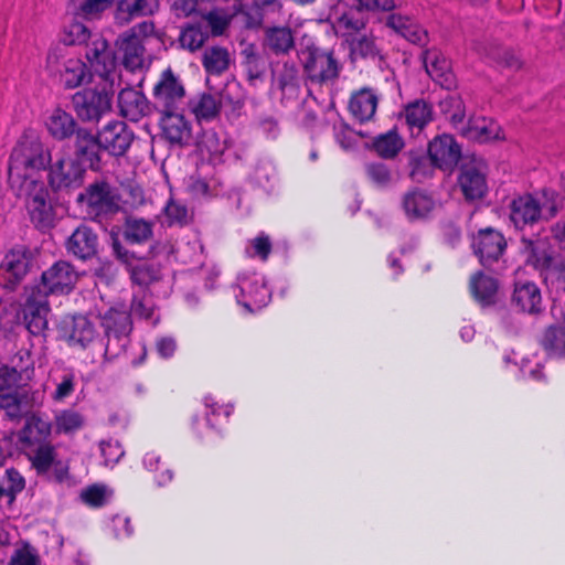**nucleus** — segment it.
Instances as JSON below:
<instances>
[{"instance_id":"f257e3e1","label":"nucleus","mask_w":565,"mask_h":565,"mask_svg":"<svg viewBox=\"0 0 565 565\" xmlns=\"http://www.w3.org/2000/svg\"><path fill=\"white\" fill-rule=\"evenodd\" d=\"M49 154L42 142L35 138H21L8 161V183L13 193L25 201L32 224L41 232H47L56 224V211L49 190L36 173L46 169Z\"/></svg>"},{"instance_id":"f03ea898","label":"nucleus","mask_w":565,"mask_h":565,"mask_svg":"<svg viewBox=\"0 0 565 565\" xmlns=\"http://www.w3.org/2000/svg\"><path fill=\"white\" fill-rule=\"evenodd\" d=\"M559 211L558 195L544 189L536 194H522L513 198L509 204V218L518 231L533 227L541 220L548 221Z\"/></svg>"},{"instance_id":"7ed1b4c3","label":"nucleus","mask_w":565,"mask_h":565,"mask_svg":"<svg viewBox=\"0 0 565 565\" xmlns=\"http://www.w3.org/2000/svg\"><path fill=\"white\" fill-rule=\"evenodd\" d=\"M100 326L106 338L104 354L114 359L126 351L132 330L130 312L124 303H116L99 311Z\"/></svg>"},{"instance_id":"20e7f679","label":"nucleus","mask_w":565,"mask_h":565,"mask_svg":"<svg viewBox=\"0 0 565 565\" xmlns=\"http://www.w3.org/2000/svg\"><path fill=\"white\" fill-rule=\"evenodd\" d=\"M154 34L152 21H142L121 33L116 40L122 66L129 72L141 71L146 63L145 40Z\"/></svg>"},{"instance_id":"39448f33","label":"nucleus","mask_w":565,"mask_h":565,"mask_svg":"<svg viewBox=\"0 0 565 565\" xmlns=\"http://www.w3.org/2000/svg\"><path fill=\"white\" fill-rule=\"evenodd\" d=\"M50 159L49 166V183L54 191H71L82 186L85 175V167L77 159H73L72 154L58 151L54 156L44 148Z\"/></svg>"},{"instance_id":"423d86ee","label":"nucleus","mask_w":565,"mask_h":565,"mask_svg":"<svg viewBox=\"0 0 565 565\" xmlns=\"http://www.w3.org/2000/svg\"><path fill=\"white\" fill-rule=\"evenodd\" d=\"M23 454L31 462L36 475L50 482L64 483L70 480V467L57 459L55 447L51 444L30 448Z\"/></svg>"},{"instance_id":"0eeeda50","label":"nucleus","mask_w":565,"mask_h":565,"mask_svg":"<svg viewBox=\"0 0 565 565\" xmlns=\"http://www.w3.org/2000/svg\"><path fill=\"white\" fill-rule=\"evenodd\" d=\"M235 298L247 312H255L266 307L271 298L265 277L258 273H243L234 287Z\"/></svg>"},{"instance_id":"6e6552de","label":"nucleus","mask_w":565,"mask_h":565,"mask_svg":"<svg viewBox=\"0 0 565 565\" xmlns=\"http://www.w3.org/2000/svg\"><path fill=\"white\" fill-rule=\"evenodd\" d=\"M75 114L83 122H98L110 111L111 95L106 88H85L76 92L72 97Z\"/></svg>"},{"instance_id":"1a4fd4ad","label":"nucleus","mask_w":565,"mask_h":565,"mask_svg":"<svg viewBox=\"0 0 565 565\" xmlns=\"http://www.w3.org/2000/svg\"><path fill=\"white\" fill-rule=\"evenodd\" d=\"M185 88L180 77L168 67L161 72L152 89L153 106L158 111L181 109Z\"/></svg>"},{"instance_id":"9d476101","label":"nucleus","mask_w":565,"mask_h":565,"mask_svg":"<svg viewBox=\"0 0 565 565\" xmlns=\"http://www.w3.org/2000/svg\"><path fill=\"white\" fill-rule=\"evenodd\" d=\"M63 50L52 49L47 54V67L60 74V81L65 88L73 89L90 78L86 64L78 57L65 58Z\"/></svg>"},{"instance_id":"9b49d317","label":"nucleus","mask_w":565,"mask_h":565,"mask_svg":"<svg viewBox=\"0 0 565 565\" xmlns=\"http://www.w3.org/2000/svg\"><path fill=\"white\" fill-rule=\"evenodd\" d=\"M33 266V255L24 246L9 250L0 263V286L14 290Z\"/></svg>"},{"instance_id":"f8f14e48","label":"nucleus","mask_w":565,"mask_h":565,"mask_svg":"<svg viewBox=\"0 0 565 565\" xmlns=\"http://www.w3.org/2000/svg\"><path fill=\"white\" fill-rule=\"evenodd\" d=\"M85 56L94 72L110 87L118 79L115 53L109 50L108 42L97 35L86 45Z\"/></svg>"},{"instance_id":"ddd939ff","label":"nucleus","mask_w":565,"mask_h":565,"mask_svg":"<svg viewBox=\"0 0 565 565\" xmlns=\"http://www.w3.org/2000/svg\"><path fill=\"white\" fill-rule=\"evenodd\" d=\"M78 202L86 204L87 213L102 222L108 215L115 214L119 205L106 182H95L78 195Z\"/></svg>"},{"instance_id":"4468645a","label":"nucleus","mask_w":565,"mask_h":565,"mask_svg":"<svg viewBox=\"0 0 565 565\" xmlns=\"http://www.w3.org/2000/svg\"><path fill=\"white\" fill-rule=\"evenodd\" d=\"M22 311L25 327L31 334L40 335L46 330L50 306L41 287L26 288Z\"/></svg>"},{"instance_id":"2eb2a0df","label":"nucleus","mask_w":565,"mask_h":565,"mask_svg":"<svg viewBox=\"0 0 565 565\" xmlns=\"http://www.w3.org/2000/svg\"><path fill=\"white\" fill-rule=\"evenodd\" d=\"M303 68L312 83L322 84L338 78L341 65L332 52L313 47L307 53Z\"/></svg>"},{"instance_id":"dca6fc26","label":"nucleus","mask_w":565,"mask_h":565,"mask_svg":"<svg viewBox=\"0 0 565 565\" xmlns=\"http://www.w3.org/2000/svg\"><path fill=\"white\" fill-rule=\"evenodd\" d=\"M77 281V273L67 262H56L43 271L41 282L33 287H41L45 296L66 295L72 291Z\"/></svg>"},{"instance_id":"f3484780","label":"nucleus","mask_w":565,"mask_h":565,"mask_svg":"<svg viewBox=\"0 0 565 565\" xmlns=\"http://www.w3.org/2000/svg\"><path fill=\"white\" fill-rule=\"evenodd\" d=\"M99 142L105 152L113 157L125 156L135 135L122 120H110L98 130Z\"/></svg>"},{"instance_id":"a211bd4d","label":"nucleus","mask_w":565,"mask_h":565,"mask_svg":"<svg viewBox=\"0 0 565 565\" xmlns=\"http://www.w3.org/2000/svg\"><path fill=\"white\" fill-rule=\"evenodd\" d=\"M507 247L504 236L497 230L487 227L480 230L472 239L475 254L483 267L491 268L498 262Z\"/></svg>"},{"instance_id":"6ab92c4d","label":"nucleus","mask_w":565,"mask_h":565,"mask_svg":"<svg viewBox=\"0 0 565 565\" xmlns=\"http://www.w3.org/2000/svg\"><path fill=\"white\" fill-rule=\"evenodd\" d=\"M103 152L98 134L95 135L86 128L77 131L73 159H77L85 169L98 171L103 168Z\"/></svg>"},{"instance_id":"aec40b11","label":"nucleus","mask_w":565,"mask_h":565,"mask_svg":"<svg viewBox=\"0 0 565 565\" xmlns=\"http://www.w3.org/2000/svg\"><path fill=\"white\" fill-rule=\"evenodd\" d=\"M428 156L434 167L450 171L461 157V148L452 136L441 135L429 142Z\"/></svg>"},{"instance_id":"412c9836","label":"nucleus","mask_w":565,"mask_h":565,"mask_svg":"<svg viewBox=\"0 0 565 565\" xmlns=\"http://www.w3.org/2000/svg\"><path fill=\"white\" fill-rule=\"evenodd\" d=\"M52 425L40 413H32L25 418L24 426L19 433V443L22 452L30 448L51 444Z\"/></svg>"},{"instance_id":"4be33fe9","label":"nucleus","mask_w":565,"mask_h":565,"mask_svg":"<svg viewBox=\"0 0 565 565\" xmlns=\"http://www.w3.org/2000/svg\"><path fill=\"white\" fill-rule=\"evenodd\" d=\"M520 250L525 258V263L530 266H533L542 274H545V271L555 262L554 252L546 238L539 236L530 238L523 236L521 238Z\"/></svg>"},{"instance_id":"5701e85b","label":"nucleus","mask_w":565,"mask_h":565,"mask_svg":"<svg viewBox=\"0 0 565 565\" xmlns=\"http://www.w3.org/2000/svg\"><path fill=\"white\" fill-rule=\"evenodd\" d=\"M181 109L160 111V127L163 138L171 145L182 147L191 140L190 122L180 113Z\"/></svg>"},{"instance_id":"b1692460","label":"nucleus","mask_w":565,"mask_h":565,"mask_svg":"<svg viewBox=\"0 0 565 565\" xmlns=\"http://www.w3.org/2000/svg\"><path fill=\"white\" fill-rule=\"evenodd\" d=\"M401 204L409 222L427 220L436 207L434 198L420 189H413L404 193Z\"/></svg>"},{"instance_id":"393cba45","label":"nucleus","mask_w":565,"mask_h":565,"mask_svg":"<svg viewBox=\"0 0 565 565\" xmlns=\"http://www.w3.org/2000/svg\"><path fill=\"white\" fill-rule=\"evenodd\" d=\"M98 236L87 225H79L66 241V249L74 257L86 260L97 253Z\"/></svg>"},{"instance_id":"a878e982","label":"nucleus","mask_w":565,"mask_h":565,"mask_svg":"<svg viewBox=\"0 0 565 565\" xmlns=\"http://www.w3.org/2000/svg\"><path fill=\"white\" fill-rule=\"evenodd\" d=\"M458 183L466 200L482 199L488 191L486 173L481 167L476 164L462 167Z\"/></svg>"},{"instance_id":"bb28decb","label":"nucleus","mask_w":565,"mask_h":565,"mask_svg":"<svg viewBox=\"0 0 565 565\" xmlns=\"http://www.w3.org/2000/svg\"><path fill=\"white\" fill-rule=\"evenodd\" d=\"M379 94L370 87H363L352 93L349 100V111L360 122L371 120L379 105Z\"/></svg>"},{"instance_id":"cd10ccee","label":"nucleus","mask_w":565,"mask_h":565,"mask_svg":"<svg viewBox=\"0 0 565 565\" xmlns=\"http://www.w3.org/2000/svg\"><path fill=\"white\" fill-rule=\"evenodd\" d=\"M118 107L122 117L138 121L149 111V103L143 93L131 88H122L118 95Z\"/></svg>"},{"instance_id":"c85d7f7f","label":"nucleus","mask_w":565,"mask_h":565,"mask_svg":"<svg viewBox=\"0 0 565 565\" xmlns=\"http://www.w3.org/2000/svg\"><path fill=\"white\" fill-rule=\"evenodd\" d=\"M301 78L295 64L284 63L273 72V85L281 93L282 100L296 99L300 93Z\"/></svg>"},{"instance_id":"c756f323","label":"nucleus","mask_w":565,"mask_h":565,"mask_svg":"<svg viewBox=\"0 0 565 565\" xmlns=\"http://www.w3.org/2000/svg\"><path fill=\"white\" fill-rule=\"evenodd\" d=\"M386 25L411 43L418 45H425L427 43V32L408 15L391 13L386 19Z\"/></svg>"},{"instance_id":"7c9ffc66","label":"nucleus","mask_w":565,"mask_h":565,"mask_svg":"<svg viewBox=\"0 0 565 565\" xmlns=\"http://www.w3.org/2000/svg\"><path fill=\"white\" fill-rule=\"evenodd\" d=\"M512 303L521 311L531 315L542 311V295L536 284L524 281L515 284Z\"/></svg>"},{"instance_id":"2f4dec72","label":"nucleus","mask_w":565,"mask_h":565,"mask_svg":"<svg viewBox=\"0 0 565 565\" xmlns=\"http://www.w3.org/2000/svg\"><path fill=\"white\" fill-rule=\"evenodd\" d=\"M248 182L270 193L278 183V172L274 161L268 158L258 159L248 173Z\"/></svg>"},{"instance_id":"473e14b6","label":"nucleus","mask_w":565,"mask_h":565,"mask_svg":"<svg viewBox=\"0 0 565 565\" xmlns=\"http://www.w3.org/2000/svg\"><path fill=\"white\" fill-rule=\"evenodd\" d=\"M45 125L49 134L56 140H65L73 135L76 136L77 131L82 129V127H78L74 117L61 108H56L52 111Z\"/></svg>"},{"instance_id":"72a5a7b5","label":"nucleus","mask_w":565,"mask_h":565,"mask_svg":"<svg viewBox=\"0 0 565 565\" xmlns=\"http://www.w3.org/2000/svg\"><path fill=\"white\" fill-rule=\"evenodd\" d=\"M295 47V38L288 26H273L265 31L264 49L275 55L288 54Z\"/></svg>"},{"instance_id":"f704fd0d","label":"nucleus","mask_w":565,"mask_h":565,"mask_svg":"<svg viewBox=\"0 0 565 565\" xmlns=\"http://www.w3.org/2000/svg\"><path fill=\"white\" fill-rule=\"evenodd\" d=\"M158 7L157 0H120L115 18L119 24H127L135 18L152 14Z\"/></svg>"},{"instance_id":"c9c22d12","label":"nucleus","mask_w":565,"mask_h":565,"mask_svg":"<svg viewBox=\"0 0 565 565\" xmlns=\"http://www.w3.org/2000/svg\"><path fill=\"white\" fill-rule=\"evenodd\" d=\"M461 132L469 140L487 142L499 137V126L492 119L477 117L469 119Z\"/></svg>"},{"instance_id":"e433bc0d","label":"nucleus","mask_w":565,"mask_h":565,"mask_svg":"<svg viewBox=\"0 0 565 565\" xmlns=\"http://www.w3.org/2000/svg\"><path fill=\"white\" fill-rule=\"evenodd\" d=\"M562 323L548 327L542 339L541 344L550 356H565V307L561 310Z\"/></svg>"},{"instance_id":"4c0bfd02","label":"nucleus","mask_w":565,"mask_h":565,"mask_svg":"<svg viewBox=\"0 0 565 565\" xmlns=\"http://www.w3.org/2000/svg\"><path fill=\"white\" fill-rule=\"evenodd\" d=\"M189 107L199 124L210 122L218 116L221 102L216 96L202 94L193 97Z\"/></svg>"},{"instance_id":"58836bf2","label":"nucleus","mask_w":565,"mask_h":565,"mask_svg":"<svg viewBox=\"0 0 565 565\" xmlns=\"http://www.w3.org/2000/svg\"><path fill=\"white\" fill-rule=\"evenodd\" d=\"M97 337L95 326L87 317L78 315L72 318L68 331L71 345H78L85 349Z\"/></svg>"},{"instance_id":"ea45409f","label":"nucleus","mask_w":565,"mask_h":565,"mask_svg":"<svg viewBox=\"0 0 565 565\" xmlns=\"http://www.w3.org/2000/svg\"><path fill=\"white\" fill-rule=\"evenodd\" d=\"M470 290L473 298L482 306H489L494 302L498 290L497 279L486 276L479 271L471 277Z\"/></svg>"},{"instance_id":"a19ab883","label":"nucleus","mask_w":565,"mask_h":565,"mask_svg":"<svg viewBox=\"0 0 565 565\" xmlns=\"http://www.w3.org/2000/svg\"><path fill=\"white\" fill-rule=\"evenodd\" d=\"M350 44V56L352 61L358 58L370 60L374 63H381L383 57L381 51L372 38L366 35H354L347 39Z\"/></svg>"},{"instance_id":"79ce46f5","label":"nucleus","mask_w":565,"mask_h":565,"mask_svg":"<svg viewBox=\"0 0 565 565\" xmlns=\"http://www.w3.org/2000/svg\"><path fill=\"white\" fill-rule=\"evenodd\" d=\"M24 487L25 480L17 469H2L0 466V501L6 499L8 504H12Z\"/></svg>"},{"instance_id":"37998d69","label":"nucleus","mask_w":565,"mask_h":565,"mask_svg":"<svg viewBox=\"0 0 565 565\" xmlns=\"http://www.w3.org/2000/svg\"><path fill=\"white\" fill-rule=\"evenodd\" d=\"M154 223L149 220L129 216L124 224V237L130 244H142L151 239Z\"/></svg>"},{"instance_id":"c03bdc74","label":"nucleus","mask_w":565,"mask_h":565,"mask_svg":"<svg viewBox=\"0 0 565 565\" xmlns=\"http://www.w3.org/2000/svg\"><path fill=\"white\" fill-rule=\"evenodd\" d=\"M55 390L52 393V399L63 402L71 397L77 385L76 373L71 367H63L55 376L52 377Z\"/></svg>"},{"instance_id":"a18cd8bd","label":"nucleus","mask_w":565,"mask_h":565,"mask_svg":"<svg viewBox=\"0 0 565 565\" xmlns=\"http://www.w3.org/2000/svg\"><path fill=\"white\" fill-rule=\"evenodd\" d=\"M134 284L148 286L161 278L160 267L147 260H136L129 268Z\"/></svg>"},{"instance_id":"49530a36","label":"nucleus","mask_w":565,"mask_h":565,"mask_svg":"<svg viewBox=\"0 0 565 565\" xmlns=\"http://www.w3.org/2000/svg\"><path fill=\"white\" fill-rule=\"evenodd\" d=\"M209 39V32L199 22L186 24L180 32L179 42L183 49L194 52L203 46Z\"/></svg>"},{"instance_id":"de8ad7c7","label":"nucleus","mask_w":565,"mask_h":565,"mask_svg":"<svg viewBox=\"0 0 565 565\" xmlns=\"http://www.w3.org/2000/svg\"><path fill=\"white\" fill-rule=\"evenodd\" d=\"M202 64L209 74L220 75L228 68L230 54L224 47H209L204 51Z\"/></svg>"},{"instance_id":"09e8293b","label":"nucleus","mask_w":565,"mask_h":565,"mask_svg":"<svg viewBox=\"0 0 565 565\" xmlns=\"http://www.w3.org/2000/svg\"><path fill=\"white\" fill-rule=\"evenodd\" d=\"M405 120L411 128L423 129L431 120V109L423 100L409 104L405 109Z\"/></svg>"},{"instance_id":"8fccbe9b","label":"nucleus","mask_w":565,"mask_h":565,"mask_svg":"<svg viewBox=\"0 0 565 565\" xmlns=\"http://www.w3.org/2000/svg\"><path fill=\"white\" fill-rule=\"evenodd\" d=\"M404 142L395 131H388L374 139L373 147L379 156L385 159L394 158L403 148Z\"/></svg>"},{"instance_id":"3c124183","label":"nucleus","mask_w":565,"mask_h":565,"mask_svg":"<svg viewBox=\"0 0 565 565\" xmlns=\"http://www.w3.org/2000/svg\"><path fill=\"white\" fill-rule=\"evenodd\" d=\"M423 63L428 75L437 79L446 75L449 70L448 60L437 50H427L423 54Z\"/></svg>"},{"instance_id":"603ef678","label":"nucleus","mask_w":565,"mask_h":565,"mask_svg":"<svg viewBox=\"0 0 565 565\" xmlns=\"http://www.w3.org/2000/svg\"><path fill=\"white\" fill-rule=\"evenodd\" d=\"M271 247L269 236L262 232L255 238L248 241L245 247V255L247 257H258L265 262L271 253Z\"/></svg>"},{"instance_id":"864d4df0","label":"nucleus","mask_w":565,"mask_h":565,"mask_svg":"<svg viewBox=\"0 0 565 565\" xmlns=\"http://www.w3.org/2000/svg\"><path fill=\"white\" fill-rule=\"evenodd\" d=\"M92 38L89 29L82 22H71L64 31L63 42L65 45L86 44Z\"/></svg>"},{"instance_id":"5fc2aeb1","label":"nucleus","mask_w":565,"mask_h":565,"mask_svg":"<svg viewBox=\"0 0 565 565\" xmlns=\"http://www.w3.org/2000/svg\"><path fill=\"white\" fill-rule=\"evenodd\" d=\"M19 395L23 409L24 417L26 418L34 409L42 406L44 402L45 393L42 390H32L26 387H20Z\"/></svg>"},{"instance_id":"6e6d98bb","label":"nucleus","mask_w":565,"mask_h":565,"mask_svg":"<svg viewBox=\"0 0 565 565\" xmlns=\"http://www.w3.org/2000/svg\"><path fill=\"white\" fill-rule=\"evenodd\" d=\"M130 310L135 316L151 321L153 324L158 322V317H156V308L151 297L149 296H135L131 301Z\"/></svg>"},{"instance_id":"4d7b16f0","label":"nucleus","mask_w":565,"mask_h":565,"mask_svg":"<svg viewBox=\"0 0 565 565\" xmlns=\"http://www.w3.org/2000/svg\"><path fill=\"white\" fill-rule=\"evenodd\" d=\"M365 173L372 184L379 189H384L392 182V173L384 163H367Z\"/></svg>"},{"instance_id":"13d9d810","label":"nucleus","mask_w":565,"mask_h":565,"mask_svg":"<svg viewBox=\"0 0 565 565\" xmlns=\"http://www.w3.org/2000/svg\"><path fill=\"white\" fill-rule=\"evenodd\" d=\"M0 409H2L6 416L11 420L20 419L24 416L19 391L11 394L0 395Z\"/></svg>"},{"instance_id":"bf43d9fd","label":"nucleus","mask_w":565,"mask_h":565,"mask_svg":"<svg viewBox=\"0 0 565 565\" xmlns=\"http://www.w3.org/2000/svg\"><path fill=\"white\" fill-rule=\"evenodd\" d=\"M22 375L15 367H0V395L11 394L20 390L19 383Z\"/></svg>"},{"instance_id":"052dcab7","label":"nucleus","mask_w":565,"mask_h":565,"mask_svg":"<svg viewBox=\"0 0 565 565\" xmlns=\"http://www.w3.org/2000/svg\"><path fill=\"white\" fill-rule=\"evenodd\" d=\"M109 494L107 487L94 484L81 492V499L87 505L98 508L107 502Z\"/></svg>"},{"instance_id":"680f3d73","label":"nucleus","mask_w":565,"mask_h":565,"mask_svg":"<svg viewBox=\"0 0 565 565\" xmlns=\"http://www.w3.org/2000/svg\"><path fill=\"white\" fill-rule=\"evenodd\" d=\"M83 425L82 416L74 411H63L55 418V426L58 433H71Z\"/></svg>"},{"instance_id":"e2e57ef3","label":"nucleus","mask_w":565,"mask_h":565,"mask_svg":"<svg viewBox=\"0 0 565 565\" xmlns=\"http://www.w3.org/2000/svg\"><path fill=\"white\" fill-rule=\"evenodd\" d=\"M228 18L217 10L210 11L200 21L204 29L207 30L209 34L221 35L228 25Z\"/></svg>"},{"instance_id":"0e129e2a","label":"nucleus","mask_w":565,"mask_h":565,"mask_svg":"<svg viewBox=\"0 0 565 565\" xmlns=\"http://www.w3.org/2000/svg\"><path fill=\"white\" fill-rule=\"evenodd\" d=\"M105 466L116 465L125 455L121 444L118 440L108 439L99 444Z\"/></svg>"},{"instance_id":"69168bd1","label":"nucleus","mask_w":565,"mask_h":565,"mask_svg":"<svg viewBox=\"0 0 565 565\" xmlns=\"http://www.w3.org/2000/svg\"><path fill=\"white\" fill-rule=\"evenodd\" d=\"M364 26L365 23L363 19L356 17L352 12L342 14L337 22L338 31L343 32V35H351V38Z\"/></svg>"},{"instance_id":"338daca9","label":"nucleus","mask_w":565,"mask_h":565,"mask_svg":"<svg viewBox=\"0 0 565 565\" xmlns=\"http://www.w3.org/2000/svg\"><path fill=\"white\" fill-rule=\"evenodd\" d=\"M118 274V266L110 259H99L94 268V276L99 282L111 284Z\"/></svg>"},{"instance_id":"774afa93","label":"nucleus","mask_w":565,"mask_h":565,"mask_svg":"<svg viewBox=\"0 0 565 565\" xmlns=\"http://www.w3.org/2000/svg\"><path fill=\"white\" fill-rule=\"evenodd\" d=\"M545 280L565 290V259L555 260L544 274Z\"/></svg>"}]
</instances>
